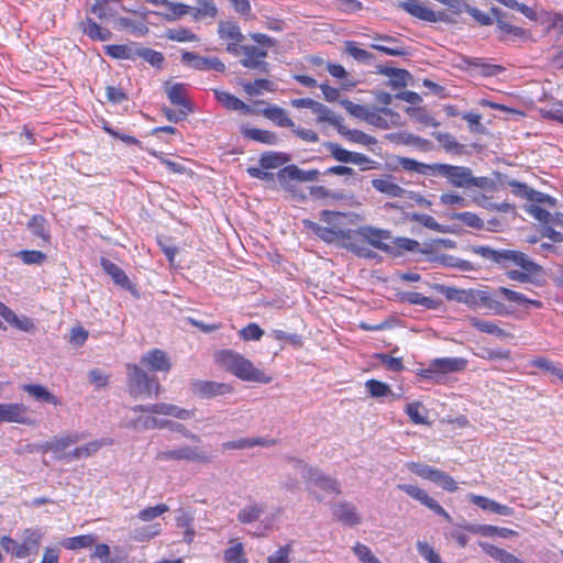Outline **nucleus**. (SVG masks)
Returning <instances> with one entry per match:
<instances>
[{"instance_id": "20", "label": "nucleus", "mask_w": 563, "mask_h": 563, "mask_svg": "<svg viewBox=\"0 0 563 563\" xmlns=\"http://www.w3.org/2000/svg\"><path fill=\"white\" fill-rule=\"evenodd\" d=\"M85 439L84 433L71 432L60 437H55L51 441H47L41 445L43 451L53 452V453H62L68 446L78 443L79 441Z\"/></svg>"}, {"instance_id": "18", "label": "nucleus", "mask_w": 563, "mask_h": 563, "mask_svg": "<svg viewBox=\"0 0 563 563\" xmlns=\"http://www.w3.org/2000/svg\"><path fill=\"white\" fill-rule=\"evenodd\" d=\"M305 479L308 483L314 484L325 493L335 495L341 494L339 482L335 478L324 474L321 470L317 467H312V470L309 471V474Z\"/></svg>"}, {"instance_id": "51", "label": "nucleus", "mask_w": 563, "mask_h": 563, "mask_svg": "<svg viewBox=\"0 0 563 563\" xmlns=\"http://www.w3.org/2000/svg\"><path fill=\"white\" fill-rule=\"evenodd\" d=\"M90 558L99 559L101 563H124L122 558L111 556L110 547L106 543L97 544Z\"/></svg>"}, {"instance_id": "22", "label": "nucleus", "mask_w": 563, "mask_h": 563, "mask_svg": "<svg viewBox=\"0 0 563 563\" xmlns=\"http://www.w3.org/2000/svg\"><path fill=\"white\" fill-rule=\"evenodd\" d=\"M30 423L26 407L20 404H0V422Z\"/></svg>"}, {"instance_id": "35", "label": "nucleus", "mask_w": 563, "mask_h": 563, "mask_svg": "<svg viewBox=\"0 0 563 563\" xmlns=\"http://www.w3.org/2000/svg\"><path fill=\"white\" fill-rule=\"evenodd\" d=\"M176 525L185 529L184 541L191 543L195 537L194 515L185 509H179L176 516Z\"/></svg>"}, {"instance_id": "50", "label": "nucleus", "mask_w": 563, "mask_h": 563, "mask_svg": "<svg viewBox=\"0 0 563 563\" xmlns=\"http://www.w3.org/2000/svg\"><path fill=\"white\" fill-rule=\"evenodd\" d=\"M316 233L318 236H320L322 240L327 242H333V241H340L342 244L345 242L344 234L346 233V230H341L338 228H323V227H317Z\"/></svg>"}, {"instance_id": "14", "label": "nucleus", "mask_w": 563, "mask_h": 563, "mask_svg": "<svg viewBox=\"0 0 563 563\" xmlns=\"http://www.w3.org/2000/svg\"><path fill=\"white\" fill-rule=\"evenodd\" d=\"M141 363L152 372L168 373L172 368V361L168 354L161 349H152L144 353Z\"/></svg>"}, {"instance_id": "64", "label": "nucleus", "mask_w": 563, "mask_h": 563, "mask_svg": "<svg viewBox=\"0 0 563 563\" xmlns=\"http://www.w3.org/2000/svg\"><path fill=\"white\" fill-rule=\"evenodd\" d=\"M353 552L363 563H382L365 544L356 543Z\"/></svg>"}, {"instance_id": "34", "label": "nucleus", "mask_w": 563, "mask_h": 563, "mask_svg": "<svg viewBox=\"0 0 563 563\" xmlns=\"http://www.w3.org/2000/svg\"><path fill=\"white\" fill-rule=\"evenodd\" d=\"M266 506L261 503L253 501L243 507L238 514V520L241 523H252L257 521L265 512Z\"/></svg>"}, {"instance_id": "10", "label": "nucleus", "mask_w": 563, "mask_h": 563, "mask_svg": "<svg viewBox=\"0 0 563 563\" xmlns=\"http://www.w3.org/2000/svg\"><path fill=\"white\" fill-rule=\"evenodd\" d=\"M466 360L462 357L434 358L429 366L422 371V376L431 378L433 374L457 373L466 367Z\"/></svg>"}, {"instance_id": "27", "label": "nucleus", "mask_w": 563, "mask_h": 563, "mask_svg": "<svg viewBox=\"0 0 563 563\" xmlns=\"http://www.w3.org/2000/svg\"><path fill=\"white\" fill-rule=\"evenodd\" d=\"M165 90L173 104L180 107L181 110H186L189 113L192 112V108L186 99V86L184 84H175L169 87L166 84Z\"/></svg>"}, {"instance_id": "37", "label": "nucleus", "mask_w": 563, "mask_h": 563, "mask_svg": "<svg viewBox=\"0 0 563 563\" xmlns=\"http://www.w3.org/2000/svg\"><path fill=\"white\" fill-rule=\"evenodd\" d=\"M27 229L32 234L42 240L43 243H49V233L47 230V222L43 216L35 214L27 222Z\"/></svg>"}, {"instance_id": "59", "label": "nucleus", "mask_w": 563, "mask_h": 563, "mask_svg": "<svg viewBox=\"0 0 563 563\" xmlns=\"http://www.w3.org/2000/svg\"><path fill=\"white\" fill-rule=\"evenodd\" d=\"M365 386H366L368 393L371 394V396L375 397V398L393 395V391L387 384L376 380V379L367 380Z\"/></svg>"}, {"instance_id": "25", "label": "nucleus", "mask_w": 563, "mask_h": 563, "mask_svg": "<svg viewBox=\"0 0 563 563\" xmlns=\"http://www.w3.org/2000/svg\"><path fill=\"white\" fill-rule=\"evenodd\" d=\"M372 186L375 190L389 197H404L407 194V190H405L398 184L391 181L390 175H386L383 178L373 179Z\"/></svg>"}, {"instance_id": "42", "label": "nucleus", "mask_w": 563, "mask_h": 563, "mask_svg": "<svg viewBox=\"0 0 563 563\" xmlns=\"http://www.w3.org/2000/svg\"><path fill=\"white\" fill-rule=\"evenodd\" d=\"M242 133L245 137L264 144L274 145L278 142V136L276 133L267 130L251 128L244 129Z\"/></svg>"}, {"instance_id": "49", "label": "nucleus", "mask_w": 563, "mask_h": 563, "mask_svg": "<svg viewBox=\"0 0 563 563\" xmlns=\"http://www.w3.org/2000/svg\"><path fill=\"white\" fill-rule=\"evenodd\" d=\"M345 52L360 63L368 64L375 59L372 53L357 47L356 43L353 41L345 42Z\"/></svg>"}, {"instance_id": "31", "label": "nucleus", "mask_w": 563, "mask_h": 563, "mask_svg": "<svg viewBox=\"0 0 563 563\" xmlns=\"http://www.w3.org/2000/svg\"><path fill=\"white\" fill-rule=\"evenodd\" d=\"M312 112L318 115L317 117L318 123L327 122V123L331 124L332 126H334L336 130L343 122L342 117L335 114L330 108H328L325 104L318 102V101L314 102Z\"/></svg>"}, {"instance_id": "44", "label": "nucleus", "mask_w": 563, "mask_h": 563, "mask_svg": "<svg viewBox=\"0 0 563 563\" xmlns=\"http://www.w3.org/2000/svg\"><path fill=\"white\" fill-rule=\"evenodd\" d=\"M323 146L330 152L331 157L336 162L352 164L355 152L347 151L334 142H325Z\"/></svg>"}, {"instance_id": "41", "label": "nucleus", "mask_w": 563, "mask_h": 563, "mask_svg": "<svg viewBox=\"0 0 563 563\" xmlns=\"http://www.w3.org/2000/svg\"><path fill=\"white\" fill-rule=\"evenodd\" d=\"M106 53L113 58L135 60L137 58V46L109 45L106 47Z\"/></svg>"}, {"instance_id": "56", "label": "nucleus", "mask_w": 563, "mask_h": 563, "mask_svg": "<svg viewBox=\"0 0 563 563\" xmlns=\"http://www.w3.org/2000/svg\"><path fill=\"white\" fill-rule=\"evenodd\" d=\"M288 161H289V158L285 155L268 152L261 156L260 164H261V167L269 169V168H276Z\"/></svg>"}, {"instance_id": "1", "label": "nucleus", "mask_w": 563, "mask_h": 563, "mask_svg": "<svg viewBox=\"0 0 563 563\" xmlns=\"http://www.w3.org/2000/svg\"><path fill=\"white\" fill-rule=\"evenodd\" d=\"M344 236L346 241L343 242V247L360 257L375 258L377 256L367 245L393 255H398L394 247L384 242L390 238V232L387 230L365 225L357 230H346Z\"/></svg>"}, {"instance_id": "62", "label": "nucleus", "mask_w": 563, "mask_h": 563, "mask_svg": "<svg viewBox=\"0 0 563 563\" xmlns=\"http://www.w3.org/2000/svg\"><path fill=\"white\" fill-rule=\"evenodd\" d=\"M540 113L548 119L563 123V103L554 102L540 109Z\"/></svg>"}, {"instance_id": "15", "label": "nucleus", "mask_w": 563, "mask_h": 563, "mask_svg": "<svg viewBox=\"0 0 563 563\" xmlns=\"http://www.w3.org/2000/svg\"><path fill=\"white\" fill-rule=\"evenodd\" d=\"M181 62L197 70L212 69L218 73L225 70V65L217 57H202L191 52H185L181 55Z\"/></svg>"}, {"instance_id": "45", "label": "nucleus", "mask_w": 563, "mask_h": 563, "mask_svg": "<svg viewBox=\"0 0 563 563\" xmlns=\"http://www.w3.org/2000/svg\"><path fill=\"white\" fill-rule=\"evenodd\" d=\"M263 89L274 92L276 91V86L273 81L262 78L255 79L253 82L243 84V90L249 96H260Z\"/></svg>"}, {"instance_id": "30", "label": "nucleus", "mask_w": 563, "mask_h": 563, "mask_svg": "<svg viewBox=\"0 0 563 563\" xmlns=\"http://www.w3.org/2000/svg\"><path fill=\"white\" fill-rule=\"evenodd\" d=\"M263 115L280 128H295L294 121L285 109L278 106H269L263 110Z\"/></svg>"}, {"instance_id": "23", "label": "nucleus", "mask_w": 563, "mask_h": 563, "mask_svg": "<svg viewBox=\"0 0 563 563\" xmlns=\"http://www.w3.org/2000/svg\"><path fill=\"white\" fill-rule=\"evenodd\" d=\"M276 444V440L266 439L262 437L243 438L233 441L222 443L223 450H244L254 446H273Z\"/></svg>"}, {"instance_id": "3", "label": "nucleus", "mask_w": 563, "mask_h": 563, "mask_svg": "<svg viewBox=\"0 0 563 563\" xmlns=\"http://www.w3.org/2000/svg\"><path fill=\"white\" fill-rule=\"evenodd\" d=\"M471 251L503 268L516 265L528 271V258L522 252L514 250H495L484 245L471 246Z\"/></svg>"}, {"instance_id": "19", "label": "nucleus", "mask_w": 563, "mask_h": 563, "mask_svg": "<svg viewBox=\"0 0 563 563\" xmlns=\"http://www.w3.org/2000/svg\"><path fill=\"white\" fill-rule=\"evenodd\" d=\"M292 169L291 165H287L284 168L279 169V172L276 174V178L280 186L289 192L296 200L298 201H305L307 196L303 192L301 188L298 187L296 183L297 178L295 176H291L290 170Z\"/></svg>"}, {"instance_id": "61", "label": "nucleus", "mask_w": 563, "mask_h": 563, "mask_svg": "<svg viewBox=\"0 0 563 563\" xmlns=\"http://www.w3.org/2000/svg\"><path fill=\"white\" fill-rule=\"evenodd\" d=\"M42 532L40 530L26 529L23 532V543L30 549L32 553L37 552Z\"/></svg>"}, {"instance_id": "52", "label": "nucleus", "mask_w": 563, "mask_h": 563, "mask_svg": "<svg viewBox=\"0 0 563 563\" xmlns=\"http://www.w3.org/2000/svg\"><path fill=\"white\" fill-rule=\"evenodd\" d=\"M137 57L143 58L153 67L162 68L165 60L164 55L161 52H156L152 48L137 47Z\"/></svg>"}, {"instance_id": "60", "label": "nucleus", "mask_w": 563, "mask_h": 563, "mask_svg": "<svg viewBox=\"0 0 563 563\" xmlns=\"http://www.w3.org/2000/svg\"><path fill=\"white\" fill-rule=\"evenodd\" d=\"M452 219L462 221L465 225L481 230L484 228V221L473 212H456L451 216Z\"/></svg>"}, {"instance_id": "58", "label": "nucleus", "mask_w": 563, "mask_h": 563, "mask_svg": "<svg viewBox=\"0 0 563 563\" xmlns=\"http://www.w3.org/2000/svg\"><path fill=\"white\" fill-rule=\"evenodd\" d=\"M223 556L227 563H247L244 556V547L240 542L224 550Z\"/></svg>"}, {"instance_id": "26", "label": "nucleus", "mask_w": 563, "mask_h": 563, "mask_svg": "<svg viewBox=\"0 0 563 563\" xmlns=\"http://www.w3.org/2000/svg\"><path fill=\"white\" fill-rule=\"evenodd\" d=\"M470 500L483 510H487L501 516H510L512 514L511 508L508 506L501 505L484 496L471 495Z\"/></svg>"}, {"instance_id": "6", "label": "nucleus", "mask_w": 563, "mask_h": 563, "mask_svg": "<svg viewBox=\"0 0 563 563\" xmlns=\"http://www.w3.org/2000/svg\"><path fill=\"white\" fill-rule=\"evenodd\" d=\"M408 470L422 478L429 479L448 492H455L457 489V484L454 478L441 470L415 462L408 464Z\"/></svg>"}, {"instance_id": "21", "label": "nucleus", "mask_w": 563, "mask_h": 563, "mask_svg": "<svg viewBox=\"0 0 563 563\" xmlns=\"http://www.w3.org/2000/svg\"><path fill=\"white\" fill-rule=\"evenodd\" d=\"M490 299L485 302L486 307L494 308L495 303H498L499 300H505L508 302H514L517 305H523L528 302V299L525 295L508 289L506 287H498L494 289L492 292H488Z\"/></svg>"}, {"instance_id": "63", "label": "nucleus", "mask_w": 563, "mask_h": 563, "mask_svg": "<svg viewBox=\"0 0 563 563\" xmlns=\"http://www.w3.org/2000/svg\"><path fill=\"white\" fill-rule=\"evenodd\" d=\"M417 550L419 554L429 563H443L440 555L427 542L418 541Z\"/></svg>"}, {"instance_id": "2", "label": "nucleus", "mask_w": 563, "mask_h": 563, "mask_svg": "<svg viewBox=\"0 0 563 563\" xmlns=\"http://www.w3.org/2000/svg\"><path fill=\"white\" fill-rule=\"evenodd\" d=\"M216 363L224 371L245 382L268 384L272 377L256 368L253 363L243 355L232 350H220L214 353Z\"/></svg>"}, {"instance_id": "9", "label": "nucleus", "mask_w": 563, "mask_h": 563, "mask_svg": "<svg viewBox=\"0 0 563 563\" xmlns=\"http://www.w3.org/2000/svg\"><path fill=\"white\" fill-rule=\"evenodd\" d=\"M243 57L240 59L242 66L254 69L263 74L269 73V64L264 59L267 57V51L254 45L242 46Z\"/></svg>"}, {"instance_id": "55", "label": "nucleus", "mask_w": 563, "mask_h": 563, "mask_svg": "<svg viewBox=\"0 0 563 563\" xmlns=\"http://www.w3.org/2000/svg\"><path fill=\"white\" fill-rule=\"evenodd\" d=\"M166 37L176 42H197L199 40L195 33L186 27L169 29L166 32Z\"/></svg>"}, {"instance_id": "43", "label": "nucleus", "mask_w": 563, "mask_h": 563, "mask_svg": "<svg viewBox=\"0 0 563 563\" xmlns=\"http://www.w3.org/2000/svg\"><path fill=\"white\" fill-rule=\"evenodd\" d=\"M397 162L401 168L408 172H416L418 174L427 175L429 173H434L435 164H424L420 163L413 158L408 157H398Z\"/></svg>"}, {"instance_id": "11", "label": "nucleus", "mask_w": 563, "mask_h": 563, "mask_svg": "<svg viewBox=\"0 0 563 563\" xmlns=\"http://www.w3.org/2000/svg\"><path fill=\"white\" fill-rule=\"evenodd\" d=\"M434 173L445 177L455 187H470L472 170L464 166L435 164Z\"/></svg>"}, {"instance_id": "28", "label": "nucleus", "mask_w": 563, "mask_h": 563, "mask_svg": "<svg viewBox=\"0 0 563 563\" xmlns=\"http://www.w3.org/2000/svg\"><path fill=\"white\" fill-rule=\"evenodd\" d=\"M214 96L216 99L227 109L234 110V111H241L243 113H250L251 108L246 103H244L242 100L236 98L235 96L231 95L228 91L218 90L214 89Z\"/></svg>"}, {"instance_id": "8", "label": "nucleus", "mask_w": 563, "mask_h": 563, "mask_svg": "<svg viewBox=\"0 0 563 563\" xmlns=\"http://www.w3.org/2000/svg\"><path fill=\"white\" fill-rule=\"evenodd\" d=\"M434 288L443 294L448 300L467 305H476L477 302H481L485 306V302L490 299L488 292L484 290L459 289L444 285H435Z\"/></svg>"}, {"instance_id": "13", "label": "nucleus", "mask_w": 563, "mask_h": 563, "mask_svg": "<svg viewBox=\"0 0 563 563\" xmlns=\"http://www.w3.org/2000/svg\"><path fill=\"white\" fill-rule=\"evenodd\" d=\"M398 7L408 12L410 15L426 22L449 21V15L444 11L435 13L431 9L413 1L399 2Z\"/></svg>"}, {"instance_id": "16", "label": "nucleus", "mask_w": 563, "mask_h": 563, "mask_svg": "<svg viewBox=\"0 0 563 563\" xmlns=\"http://www.w3.org/2000/svg\"><path fill=\"white\" fill-rule=\"evenodd\" d=\"M333 517L345 526L354 527L361 523L357 508L349 501H339L332 506Z\"/></svg>"}, {"instance_id": "32", "label": "nucleus", "mask_w": 563, "mask_h": 563, "mask_svg": "<svg viewBox=\"0 0 563 563\" xmlns=\"http://www.w3.org/2000/svg\"><path fill=\"white\" fill-rule=\"evenodd\" d=\"M21 388H22V390L27 393L31 397H33L35 400L44 401L47 404H53L55 406L60 404L59 400L57 399V397L55 395H53L52 393H49L42 385L25 384V385H22Z\"/></svg>"}, {"instance_id": "53", "label": "nucleus", "mask_w": 563, "mask_h": 563, "mask_svg": "<svg viewBox=\"0 0 563 563\" xmlns=\"http://www.w3.org/2000/svg\"><path fill=\"white\" fill-rule=\"evenodd\" d=\"M397 488L413 499L420 501L423 506H427V504L430 501L432 497H430L426 490L421 489L418 486L409 485V484H398Z\"/></svg>"}, {"instance_id": "29", "label": "nucleus", "mask_w": 563, "mask_h": 563, "mask_svg": "<svg viewBox=\"0 0 563 563\" xmlns=\"http://www.w3.org/2000/svg\"><path fill=\"white\" fill-rule=\"evenodd\" d=\"M80 27L91 40L106 42L112 36L110 30L101 27L89 16L85 21L80 22Z\"/></svg>"}, {"instance_id": "47", "label": "nucleus", "mask_w": 563, "mask_h": 563, "mask_svg": "<svg viewBox=\"0 0 563 563\" xmlns=\"http://www.w3.org/2000/svg\"><path fill=\"white\" fill-rule=\"evenodd\" d=\"M97 541L95 534H82L78 537L67 538L63 545L68 550H79L92 547Z\"/></svg>"}, {"instance_id": "40", "label": "nucleus", "mask_w": 563, "mask_h": 563, "mask_svg": "<svg viewBox=\"0 0 563 563\" xmlns=\"http://www.w3.org/2000/svg\"><path fill=\"white\" fill-rule=\"evenodd\" d=\"M490 13L494 16V20H496L498 27L505 32L506 34H511L514 36H522L525 31L520 27L512 26L507 21V14L501 11L499 8H490Z\"/></svg>"}, {"instance_id": "7", "label": "nucleus", "mask_w": 563, "mask_h": 563, "mask_svg": "<svg viewBox=\"0 0 563 563\" xmlns=\"http://www.w3.org/2000/svg\"><path fill=\"white\" fill-rule=\"evenodd\" d=\"M556 199L542 192L537 185L530 184V214L538 221L550 219V209H554Z\"/></svg>"}, {"instance_id": "24", "label": "nucleus", "mask_w": 563, "mask_h": 563, "mask_svg": "<svg viewBox=\"0 0 563 563\" xmlns=\"http://www.w3.org/2000/svg\"><path fill=\"white\" fill-rule=\"evenodd\" d=\"M375 40L386 43L387 45L372 44L371 47L374 49L383 52L384 54L389 55V56H406V55H408L407 49L402 45H399V40L396 37H393L390 35H376Z\"/></svg>"}, {"instance_id": "36", "label": "nucleus", "mask_w": 563, "mask_h": 563, "mask_svg": "<svg viewBox=\"0 0 563 563\" xmlns=\"http://www.w3.org/2000/svg\"><path fill=\"white\" fill-rule=\"evenodd\" d=\"M197 7H191V16L199 21L206 18L214 19L218 15V8L213 0H198Z\"/></svg>"}, {"instance_id": "57", "label": "nucleus", "mask_w": 563, "mask_h": 563, "mask_svg": "<svg viewBox=\"0 0 563 563\" xmlns=\"http://www.w3.org/2000/svg\"><path fill=\"white\" fill-rule=\"evenodd\" d=\"M157 419L155 417H139L135 419H131L125 423L126 428L141 431V430H151L156 429Z\"/></svg>"}, {"instance_id": "17", "label": "nucleus", "mask_w": 563, "mask_h": 563, "mask_svg": "<svg viewBox=\"0 0 563 563\" xmlns=\"http://www.w3.org/2000/svg\"><path fill=\"white\" fill-rule=\"evenodd\" d=\"M100 265L106 274H108L113 283L121 288L131 291L132 294H136V289L134 285L131 283L128 275L124 273L123 269H121L117 264L111 262L110 260L106 257L100 258Z\"/></svg>"}, {"instance_id": "5", "label": "nucleus", "mask_w": 563, "mask_h": 563, "mask_svg": "<svg viewBox=\"0 0 563 563\" xmlns=\"http://www.w3.org/2000/svg\"><path fill=\"white\" fill-rule=\"evenodd\" d=\"M156 461H185L188 463L209 464L212 456L199 446L181 445L172 450L157 452Z\"/></svg>"}, {"instance_id": "4", "label": "nucleus", "mask_w": 563, "mask_h": 563, "mask_svg": "<svg viewBox=\"0 0 563 563\" xmlns=\"http://www.w3.org/2000/svg\"><path fill=\"white\" fill-rule=\"evenodd\" d=\"M128 388L132 397L157 393L159 384L155 376H150L136 364H126Z\"/></svg>"}, {"instance_id": "54", "label": "nucleus", "mask_w": 563, "mask_h": 563, "mask_svg": "<svg viewBox=\"0 0 563 563\" xmlns=\"http://www.w3.org/2000/svg\"><path fill=\"white\" fill-rule=\"evenodd\" d=\"M404 299L410 303L420 305L428 309H434L439 305L438 300L430 298V297H426L422 294L416 292V291L405 292Z\"/></svg>"}, {"instance_id": "12", "label": "nucleus", "mask_w": 563, "mask_h": 563, "mask_svg": "<svg viewBox=\"0 0 563 563\" xmlns=\"http://www.w3.org/2000/svg\"><path fill=\"white\" fill-rule=\"evenodd\" d=\"M190 390L195 395L209 399L231 394L233 391V387L227 383L196 379L190 383Z\"/></svg>"}, {"instance_id": "46", "label": "nucleus", "mask_w": 563, "mask_h": 563, "mask_svg": "<svg viewBox=\"0 0 563 563\" xmlns=\"http://www.w3.org/2000/svg\"><path fill=\"white\" fill-rule=\"evenodd\" d=\"M409 219L435 232H449L448 228L438 223V221L432 216L413 212L409 214Z\"/></svg>"}, {"instance_id": "38", "label": "nucleus", "mask_w": 563, "mask_h": 563, "mask_svg": "<svg viewBox=\"0 0 563 563\" xmlns=\"http://www.w3.org/2000/svg\"><path fill=\"white\" fill-rule=\"evenodd\" d=\"M478 544L486 554L501 563H521L518 558L504 549L497 548L488 542L483 541Z\"/></svg>"}, {"instance_id": "48", "label": "nucleus", "mask_w": 563, "mask_h": 563, "mask_svg": "<svg viewBox=\"0 0 563 563\" xmlns=\"http://www.w3.org/2000/svg\"><path fill=\"white\" fill-rule=\"evenodd\" d=\"M166 8H168L169 12L159 13V15L169 22L176 21L186 14H191V5L185 3L169 1Z\"/></svg>"}, {"instance_id": "33", "label": "nucleus", "mask_w": 563, "mask_h": 563, "mask_svg": "<svg viewBox=\"0 0 563 563\" xmlns=\"http://www.w3.org/2000/svg\"><path fill=\"white\" fill-rule=\"evenodd\" d=\"M338 133L353 143L367 146L377 144V140L374 136H371L361 130L347 129L345 125H343V123L339 126Z\"/></svg>"}, {"instance_id": "39", "label": "nucleus", "mask_w": 563, "mask_h": 563, "mask_svg": "<svg viewBox=\"0 0 563 563\" xmlns=\"http://www.w3.org/2000/svg\"><path fill=\"white\" fill-rule=\"evenodd\" d=\"M218 34L222 40H231L232 42H242L244 35L241 33L240 26L235 22L220 21L218 25Z\"/></svg>"}]
</instances>
